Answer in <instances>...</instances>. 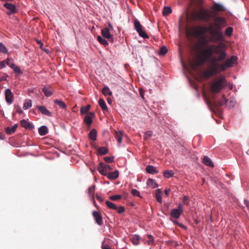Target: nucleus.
<instances>
[{
    "instance_id": "33",
    "label": "nucleus",
    "mask_w": 249,
    "mask_h": 249,
    "mask_svg": "<svg viewBox=\"0 0 249 249\" xmlns=\"http://www.w3.org/2000/svg\"><path fill=\"white\" fill-rule=\"evenodd\" d=\"M108 152V149L105 147H101L98 148V153L99 155H104Z\"/></svg>"
},
{
    "instance_id": "14",
    "label": "nucleus",
    "mask_w": 249,
    "mask_h": 249,
    "mask_svg": "<svg viewBox=\"0 0 249 249\" xmlns=\"http://www.w3.org/2000/svg\"><path fill=\"white\" fill-rule=\"evenodd\" d=\"M101 34L102 36L107 39L109 41H110L111 42H113V39L112 37V36L111 35L110 32L108 31V29L104 28L102 30Z\"/></svg>"
},
{
    "instance_id": "40",
    "label": "nucleus",
    "mask_w": 249,
    "mask_h": 249,
    "mask_svg": "<svg viewBox=\"0 0 249 249\" xmlns=\"http://www.w3.org/2000/svg\"><path fill=\"white\" fill-rule=\"evenodd\" d=\"M167 51L168 50L167 48L165 46H163L160 48L159 54L160 55L163 56L167 53Z\"/></svg>"
},
{
    "instance_id": "59",
    "label": "nucleus",
    "mask_w": 249,
    "mask_h": 249,
    "mask_svg": "<svg viewBox=\"0 0 249 249\" xmlns=\"http://www.w3.org/2000/svg\"><path fill=\"white\" fill-rule=\"evenodd\" d=\"M244 203L249 210V201L247 199H245L244 200Z\"/></svg>"
},
{
    "instance_id": "56",
    "label": "nucleus",
    "mask_w": 249,
    "mask_h": 249,
    "mask_svg": "<svg viewBox=\"0 0 249 249\" xmlns=\"http://www.w3.org/2000/svg\"><path fill=\"white\" fill-rule=\"evenodd\" d=\"M148 238L149 239V243H152L154 242L153 236L151 235H148Z\"/></svg>"
},
{
    "instance_id": "3",
    "label": "nucleus",
    "mask_w": 249,
    "mask_h": 249,
    "mask_svg": "<svg viewBox=\"0 0 249 249\" xmlns=\"http://www.w3.org/2000/svg\"><path fill=\"white\" fill-rule=\"evenodd\" d=\"M216 53H220V55L218 56L217 59L213 58L212 59V63H210L211 64L209 67V69L202 72V75L204 78H208L213 74L220 72L217 66V62L225 60V53H224L219 52L218 50L216 51Z\"/></svg>"
},
{
    "instance_id": "53",
    "label": "nucleus",
    "mask_w": 249,
    "mask_h": 249,
    "mask_svg": "<svg viewBox=\"0 0 249 249\" xmlns=\"http://www.w3.org/2000/svg\"><path fill=\"white\" fill-rule=\"evenodd\" d=\"M6 61H2L0 63V69H1L6 67Z\"/></svg>"
},
{
    "instance_id": "37",
    "label": "nucleus",
    "mask_w": 249,
    "mask_h": 249,
    "mask_svg": "<svg viewBox=\"0 0 249 249\" xmlns=\"http://www.w3.org/2000/svg\"><path fill=\"white\" fill-rule=\"evenodd\" d=\"M97 40L102 45L106 46L108 45V42L105 39L102 38L101 36H98L97 37Z\"/></svg>"
},
{
    "instance_id": "13",
    "label": "nucleus",
    "mask_w": 249,
    "mask_h": 249,
    "mask_svg": "<svg viewBox=\"0 0 249 249\" xmlns=\"http://www.w3.org/2000/svg\"><path fill=\"white\" fill-rule=\"evenodd\" d=\"M92 215L98 225H102L103 224V218L101 214L99 212L97 211H93L92 212Z\"/></svg>"
},
{
    "instance_id": "61",
    "label": "nucleus",
    "mask_w": 249,
    "mask_h": 249,
    "mask_svg": "<svg viewBox=\"0 0 249 249\" xmlns=\"http://www.w3.org/2000/svg\"><path fill=\"white\" fill-rule=\"evenodd\" d=\"M170 190L169 189H166L164 191V193L165 194V195L167 196H168L169 195V193L170 192Z\"/></svg>"
},
{
    "instance_id": "11",
    "label": "nucleus",
    "mask_w": 249,
    "mask_h": 249,
    "mask_svg": "<svg viewBox=\"0 0 249 249\" xmlns=\"http://www.w3.org/2000/svg\"><path fill=\"white\" fill-rule=\"evenodd\" d=\"M5 97L7 104L10 105L13 103L14 96L10 89H7L5 90Z\"/></svg>"
},
{
    "instance_id": "22",
    "label": "nucleus",
    "mask_w": 249,
    "mask_h": 249,
    "mask_svg": "<svg viewBox=\"0 0 249 249\" xmlns=\"http://www.w3.org/2000/svg\"><path fill=\"white\" fill-rule=\"evenodd\" d=\"M203 162L204 164H205L206 165L210 166V167H213L214 165L213 163V162L211 161V159L208 158L207 156H204L203 159Z\"/></svg>"
},
{
    "instance_id": "6",
    "label": "nucleus",
    "mask_w": 249,
    "mask_h": 249,
    "mask_svg": "<svg viewBox=\"0 0 249 249\" xmlns=\"http://www.w3.org/2000/svg\"><path fill=\"white\" fill-rule=\"evenodd\" d=\"M236 60V56H232L230 59L225 60L223 64H220L217 62V66L220 72L221 71H224L226 70L227 68L232 67Z\"/></svg>"
},
{
    "instance_id": "7",
    "label": "nucleus",
    "mask_w": 249,
    "mask_h": 249,
    "mask_svg": "<svg viewBox=\"0 0 249 249\" xmlns=\"http://www.w3.org/2000/svg\"><path fill=\"white\" fill-rule=\"evenodd\" d=\"M134 26L135 29L136 30L137 32L139 33V35L141 37L144 38H148L149 36L146 34V33L142 30V26L141 24L140 21L137 20L135 19L134 20Z\"/></svg>"
},
{
    "instance_id": "20",
    "label": "nucleus",
    "mask_w": 249,
    "mask_h": 249,
    "mask_svg": "<svg viewBox=\"0 0 249 249\" xmlns=\"http://www.w3.org/2000/svg\"><path fill=\"white\" fill-rule=\"evenodd\" d=\"M146 184L148 186L151 187L153 189L158 187V185L155 180L152 178L148 179L146 182Z\"/></svg>"
},
{
    "instance_id": "1",
    "label": "nucleus",
    "mask_w": 249,
    "mask_h": 249,
    "mask_svg": "<svg viewBox=\"0 0 249 249\" xmlns=\"http://www.w3.org/2000/svg\"><path fill=\"white\" fill-rule=\"evenodd\" d=\"M195 50L196 51L199 52V56L198 60L195 62V64L191 63L193 68H194L196 66L202 65L207 61L212 63V59L213 58L217 59L218 56L220 55V53H216L217 50L219 52L224 53L225 59L227 56L223 47L220 45H209L208 41L205 37H203L201 40H199L198 43L195 46Z\"/></svg>"
},
{
    "instance_id": "2",
    "label": "nucleus",
    "mask_w": 249,
    "mask_h": 249,
    "mask_svg": "<svg viewBox=\"0 0 249 249\" xmlns=\"http://www.w3.org/2000/svg\"><path fill=\"white\" fill-rule=\"evenodd\" d=\"M214 21V23L211 24L208 27L199 26L195 28L192 30V35L200 37L201 40L203 37H205L203 36L208 32L211 35V41L216 43L223 40L224 35L222 29L225 22L224 18L222 17H216Z\"/></svg>"
},
{
    "instance_id": "49",
    "label": "nucleus",
    "mask_w": 249,
    "mask_h": 249,
    "mask_svg": "<svg viewBox=\"0 0 249 249\" xmlns=\"http://www.w3.org/2000/svg\"><path fill=\"white\" fill-rule=\"evenodd\" d=\"M116 210L118 213L121 214L124 212L125 209L123 206H120L119 208L117 207V209Z\"/></svg>"
},
{
    "instance_id": "43",
    "label": "nucleus",
    "mask_w": 249,
    "mask_h": 249,
    "mask_svg": "<svg viewBox=\"0 0 249 249\" xmlns=\"http://www.w3.org/2000/svg\"><path fill=\"white\" fill-rule=\"evenodd\" d=\"M131 193L134 196L141 197L140 192L135 189H132L131 191Z\"/></svg>"
},
{
    "instance_id": "45",
    "label": "nucleus",
    "mask_w": 249,
    "mask_h": 249,
    "mask_svg": "<svg viewBox=\"0 0 249 249\" xmlns=\"http://www.w3.org/2000/svg\"><path fill=\"white\" fill-rule=\"evenodd\" d=\"M0 52L6 53H7L8 51L6 49V47L2 43L0 42Z\"/></svg>"
},
{
    "instance_id": "62",
    "label": "nucleus",
    "mask_w": 249,
    "mask_h": 249,
    "mask_svg": "<svg viewBox=\"0 0 249 249\" xmlns=\"http://www.w3.org/2000/svg\"><path fill=\"white\" fill-rule=\"evenodd\" d=\"M7 76H8V75L6 74L5 77L3 76V77H1L0 78V81H4V80H6Z\"/></svg>"
},
{
    "instance_id": "16",
    "label": "nucleus",
    "mask_w": 249,
    "mask_h": 249,
    "mask_svg": "<svg viewBox=\"0 0 249 249\" xmlns=\"http://www.w3.org/2000/svg\"><path fill=\"white\" fill-rule=\"evenodd\" d=\"M37 108L42 114L48 116H52L51 112L49 111L45 107L38 106L37 107Z\"/></svg>"
},
{
    "instance_id": "19",
    "label": "nucleus",
    "mask_w": 249,
    "mask_h": 249,
    "mask_svg": "<svg viewBox=\"0 0 249 249\" xmlns=\"http://www.w3.org/2000/svg\"><path fill=\"white\" fill-rule=\"evenodd\" d=\"M146 171L147 173L151 174H156L158 173L156 167L152 165H147L146 167Z\"/></svg>"
},
{
    "instance_id": "5",
    "label": "nucleus",
    "mask_w": 249,
    "mask_h": 249,
    "mask_svg": "<svg viewBox=\"0 0 249 249\" xmlns=\"http://www.w3.org/2000/svg\"><path fill=\"white\" fill-rule=\"evenodd\" d=\"M227 83V80L224 76H219L212 83L211 90L213 93H218L226 87Z\"/></svg>"
},
{
    "instance_id": "48",
    "label": "nucleus",
    "mask_w": 249,
    "mask_h": 249,
    "mask_svg": "<svg viewBox=\"0 0 249 249\" xmlns=\"http://www.w3.org/2000/svg\"><path fill=\"white\" fill-rule=\"evenodd\" d=\"M113 157H106L104 158V160L107 163H111L113 161Z\"/></svg>"
},
{
    "instance_id": "30",
    "label": "nucleus",
    "mask_w": 249,
    "mask_h": 249,
    "mask_svg": "<svg viewBox=\"0 0 249 249\" xmlns=\"http://www.w3.org/2000/svg\"><path fill=\"white\" fill-rule=\"evenodd\" d=\"M213 8L217 11H223L225 10L223 5L218 3H214L213 6Z\"/></svg>"
},
{
    "instance_id": "29",
    "label": "nucleus",
    "mask_w": 249,
    "mask_h": 249,
    "mask_svg": "<svg viewBox=\"0 0 249 249\" xmlns=\"http://www.w3.org/2000/svg\"><path fill=\"white\" fill-rule=\"evenodd\" d=\"M98 103L103 111L107 110V107L105 101L103 99H100Z\"/></svg>"
},
{
    "instance_id": "31",
    "label": "nucleus",
    "mask_w": 249,
    "mask_h": 249,
    "mask_svg": "<svg viewBox=\"0 0 249 249\" xmlns=\"http://www.w3.org/2000/svg\"><path fill=\"white\" fill-rule=\"evenodd\" d=\"M32 101L30 99H27L25 101L23 108L24 109L26 110L29 108H30L32 107Z\"/></svg>"
},
{
    "instance_id": "42",
    "label": "nucleus",
    "mask_w": 249,
    "mask_h": 249,
    "mask_svg": "<svg viewBox=\"0 0 249 249\" xmlns=\"http://www.w3.org/2000/svg\"><path fill=\"white\" fill-rule=\"evenodd\" d=\"M153 135L152 131H147L145 132L144 133V139L145 140H148L149 138H150Z\"/></svg>"
},
{
    "instance_id": "58",
    "label": "nucleus",
    "mask_w": 249,
    "mask_h": 249,
    "mask_svg": "<svg viewBox=\"0 0 249 249\" xmlns=\"http://www.w3.org/2000/svg\"><path fill=\"white\" fill-rule=\"evenodd\" d=\"M96 197L97 199L100 202H103L104 200V199L101 196H98V195H96Z\"/></svg>"
},
{
    "instance_id": "4",
    "label": "nucleus",
    "mask_w": 249,
    "mask_h": 249,
    "mask_svg": "<svg viewBox=\"0 0 249 249\" xmlns=\"http://www.w3.org/2000/svg\"><path fill=\"white\" fill-rule=\"evenodd\" d=\"M192 17L194 20L207 22L210 20L212 15V13L209 10L201 8L198 11L193 13Z\"/></svg>"
},
{
    "instance_id": "41",
    "label": "nucleus",
    "mask_w": 249,
    "mask_h": 249,
    "mask_svg": "<svg viewBox=\"0 0 249 249\" xmlns=\"http://www.w3.org/2000/svg\"><path fill=\"white\" fill-rule=\"evenodd\" d=\"M227 103H228V106L230 107H233L236 104V101L233 98H230V101H228Z\"/></svg>"
},
{
    "instance_id": "18",
    "label": "nucleus",
    "mask_w": 249,
    "mask_h": 249,
    "mask_svg": "<svg viewBox=\"0 0 249 249\" xmlns=\"http://www.w3.org/2000/svg\"><path fill=\"white\" fill-rule=\"evenodd\" d=\"M119 174V171L116 170L113 172L108 173L107 176L109 179H115L118 177Z\"/></svg>"
},
{
    "instance_id": "36",
    "label": "nucleus",
    "mask_w": 249,
    "mask_h": 249,
    "mask_svg": "<svg viewBox=\"0 0 249 249\" xmlns=\"http://www.w3.org/2000/svg\"><path fill=\"white\" fill-rule=\"evenodd\" d=\"M174 175V172L172 170H165L163 172V176L166 178H170Z\"/></svg>"
},
{
    "instance_id": "23",
    "label": "nucleus",
    "mask_w": 249,
    "mask_h": 249,
    "mask_svg": "<svg viewBox=\"0 0 249 249\" xmlns=\"http://www.w3.org/2000/svg\"><path fill=\"white\" fill-rule=\"evenodd\" d=\"M48 132V129L47 126L43 125L38 129V133L41 136H44Z\"/></svg>"
},
{
    "instance_id": "51",
    "label": "nucleus",
    "mask_w": 249,
    "mask_h": 249,
    "mask_svg": "<svg viewBox=\"0 0 249 249\" xmlns=\"http://www.w3.org/2000/svg\"><path fill=\"white\" fill-rule=\"evenodd\" d=\"M183 202L185 205H188L189 204V197L186 196H184Z\"/></svg>"
},
{
    "instance_id": "15",
    "label": "nucleus",
    "mask_w": 249,
    "mask_h": 249,
    "mask_svg": "<svg viewBox=\"0 0 249 249\" xmlns=\"http://www.w3.org/2000/svg\"><path fill=\"white\" fill-rule=\"evenodd\" d=\"M20 125L26 129L32 130L34 128V125L25 119H23L20 122Z\"/></svg>"
},
{
    "instance_id": "44",
    "label": "nucleus",
    "mask_w": 249,
    "mask_h": 249,
    "mask_svg": "<svg viewBox=\"0 0 249 249\" xmlns=\"http://www.w3.org/2000/svg\"><path fill=\"white\" fill-rule=\"evenodd\" d=\"M233 32V28L232 27H228L225 30V34L228 36H231Z\"/></svg>"
},
{
    "instance_id": "8",
    "label": "nucleus",
    "mask_w": 249,
    "mask_h": 249,
    "mask_svg": "<svg viewBox=\"0 0 249 249\" xmlns=\"http://www.w3.org/2000/svg\"><path fill=\"white\" fill-rule=\"evenodd\" d=\"M228 102V100L226 99L225 95L222 96V99L218 101H214L213 103V109H215L219 113H221V110L220 107L225 105Z\"/></svg>"
},
{
    "instance_id": "17",
    "label": "nucleus",
    "mask_w": 249,
    "mask_h": 249,
    "mask_svg": "<svg viewBox=\"0 0 249 249\" xmlns=\"http://www.w3.org/2000/svg\"><path fill=\"white\" fill-rule=\"evenodd\" d=\"M42 91L47 97L51 96L53 93V89L50 87H44Z\"/></svg>"
},
{
    "instance_id": "57",
    "label": "nucleus",
    "mask_w": 249,
    "mask_h": 249,
    "mask_svg": "<svg viewBox=\"0 0 249 249\" xmlns=\"http://www.w3.org/2000/svg\"><path fill=\"white\" fill-rule=\"evenodd\" d=\"M4 61H6V66L8 65L10 67V65H11V64L12 63H11L12 60H11L9 58H8L6 60H5Z\"/></svg>"
},
{
    "instance_id": "50",
    "label": "nucleus",
    "mask_w": 249,
    "mask_h": 249,
    "mask_svg": "<svg viewBox=\"0 0 249 249\" xmlns=\"http://www.w3.org/2000/svg\"><path fill=\"white\" fill-rule=\"evenodd\" d=\"M15 108L16 109L17 113L19 114H21L23 113V111L19 105H15Z\"/></svg>"
},
{
    "instance_id": "46",
    "label": "nucleus",
    "mask_w": 249,
    "mask_h": 249,
    "mask_svg": "<svg viewBox=\"0 0 249 249\" xmlns=\"http://www.w3.org/2000/svg\"><path fill=\"white\" fill-rule=\"evenodd\" d=\"M95 185L91 186L89 188V195L92 196L93 197L94 196V193L95 191Z\"/></svg>"
},
{
    "instance_id": "54",
    "label": "nucleus",
    "mask_w": 249,
    "mask_h": 249,
    "mask_svg": "<svg viewBox=\"0 0 249 249\" xmlns=\"http://www.w3.org/2000/svg\"><path fill=\"white\" fill-rule=\"evenodd\" d=\"M102 249H111L107 245H106L105 242H103L102 245Z\"/></svg>"
},
{
    "instance_id": "38",
    "label": "nucleus",
    "mask_w": 249,
    "mask_h": 249,
    "mask_svg": "<svg viewBox=\"0 0 249 249\" xmlns=\"http://www.w3.org/2000/svg\"><path fill=\"white\" fill-rule=\"evenodd\" d=\"M171 12L172 9L170 7H164L162 14L164 16H166L171 13Z\"/></svg>"
},
{
    "instance_id": "47",
    "label": "nucleus",
    "mask_w": 249,
    "mask_h": 249,
    "mask_svg": "<svg viewBox=\"0 0 249 249\" xmlns=\"http://www.w3.org/2000/svg\"><path fill=\"white\" fill-rule=\"evenodd\" d=\"M122 197V196L121 195H115V196H112L109 197V199L111 200L114 201L117 200L121 199Z\"/></svg>"
},
{
    "instance_id": "39",
    "label": "nucleus",
    "mask_w": 249,
    "mask_h": 249,
    "mask_svg": "<svg viewBox=\"0 0 249 249\" xmlns=\"http://www.w3.org/2000/svg\"><path fill=\"white\" fill-rule=\"evenodd\" d=\"M106 204L107 206L110 209H113V210H117V207L115 204L111 202H110L109 201H106Z\"/></svg>"
},
{
    "instance_id": "27",
    "label": "nucleus",
    "mask_w": 249,
    "mask_h": 249,
    "mask_svg": "<svg viewBox=\"0 0 249 249\" xmlns=\"http://www.w3.org/2000/svg\"><path fill=\"white\" fill-rule=\"evenodd\" d=\"M18 127V124H15L14 126H13L12 127H7L6 128V132L7 133V134H12L13 133H14L16 130L17 129Z\"/></svg>"
},
{
    "instance_id": "25",
    "label": "nucleus",
    "mask_w": 249,
    "mask_h": 249,
    "mask_svg": "<svg viewBox=\"0 0 249 249\" xmlns=\"http://www.w3.org/2000/svg\"><path fill=\"white\" fill-rule=\"evenodd\" d=\"M89 138L94 141L96 140L97 131L95 129H92L89 134Z\"/></svg>"
},
{
    "instance_id": "64",
    "label": "nucleus",
    "mask_w": 249,
    "mask_h": 249,
    "mask_svg": "<svg viewBox=\"0 0 249 249\" xmlns=\"http://www.w3.org/2000/svg\"><path fill=\"white\" fill-rule=\"evenodd\" d=\"M173 222L175 224H177L178 225V224H180L179 223H178L177 221H174Z\"/></svg>"
},
{
    "instance_id": "12",
    "label": "nucleus",
    "mask_w": 249,
    "mask_h": 249,
    "mask_svg": "<svg viewBox=\"0 0 249 249\" xmlns=\"http://www.w3.org/2000/svg\"><path fill=\"white\" fill-rule=\"evenodd\" d=\"M95 116L94 112H89L87 114L84 118L85 123L88 125H90L92 123V118Z\"/></svg>"
},
{
    "instance_id": "52",
    "label": "nucleus",
    "mask_w": 249,
    "mask_h": 249,
    "mask_svg": "<svg viewBox=\"0 0 249 249\" xmlns=\"http://www.w3.org/2000/svg\"><path fill=\"white\" fill-rule=\"evenodd\" d=\"M132 242L133 244L137 245L139 244V239L137 237H133L132 238Z\"/></svg>"
},
{
    "instance_id": "21",
    "label": "nucleus",
    "mask_w": 249,
    "mask_h": 249,
    "mask_svg": "<svg viewBox=\"0 0 249 249\" xmlns=\"http://www.w3.org/2000/svg\"><path fill=\"white\" fill-rule=\"evenodd\" d=\"M161 195H162V192L160 190V189H157L155 192V197H156L157 201L160 203H162Z\"/></svg>"
},
{
    "instance_id": "24",
    "label": "nucleus",
    "mask_w": 249,
    "mask_h": 249,
    "mask_svg": "<svg viewBox=\"0 0 249 249\" xmlns=\"http://www.w3.org/2000/svg\"><path fill=\"white\" fill-rule=\"evenodd\" d=\"M4 6L7 8V9L11 11L12 12H17V8L15 5L9 3H5L4 4Z\"/></svg>"
},
{
    "instance_id": "34",
    "label": "nucleus",
    "mask_w": 249,
    "mask_h": 249,
    "mask_svg": "<svg viewBox=\"0 0 249 249\" xmlns=\"http://www.w3.org/2000/svg\"><path fill=\"white\" fill-rule=\"evenodd\" d=\"M102 93L105 96H111L112 94V92L107 87H104L102 89Z\"/></svg>"
},
{
    "instance_id": "60",
    "label": "nucleus",
    "mask_w": 249,
    "mask_h": 249,
    "mask_svg": "<svg viewBox=\"0 0 249 249\" xmlns=\"http://www.w3.org/2000/svg\"><path fill=\"white\" fill-rule=\"evenodd\" d=\"M178 226L179 227H180V228H183V229H184L185 230L187 229V227L185 226H184V225H183V224H182L181 223L178 224Z\"/></svg>"
},
{
    "instance_id": "32",
    "label": "nucleus",
    "mask_w": 249,
    "mask_h": 249,
    "mask_svg": "<svg viewBox=\"0 0 249 249\" xmlns=\"http://www.w3.org/2000/svg\"><path fill=\"white\" fill-rule=\"evenodd\" d=\"M10 67L13 69L14 71L17 73L21 74L22 73L20 69L14 63H12L11 65H10Z\"/></svg>"
},
{
    "instance_id": "26",
    "label": "nucleus",
    "mask_w": 249,
    "mask_h": 249,
    "mask_svg": "<svg viewBox=\"0 0 249 249\" xmlns=\"http://www.w3.org/2000/svg\"><path fill=\"white\" fill-rule=\"evenodd\" d=\"M123 132L122 131H115V137L118 143L120 144L122 141Z\"/></svg>"
},
{
    "instance_id": "10",
    "label": "nucleus",
    "mask_w": 249,
    "mask_h": 249,
    "mask_svg": "<svg viewBox=\"0 0 249 249\" xmlns=\"http://www.w3.org/2000/svg\"><path fill=\"white\" fill-rule=\"evenodd\" d=\"M182 212L183 209L182 208V205L181 204H179L178 209H173L171 210V216L173 218L178 219L180 217Z\"/></svg>"
},
{
    "instance_id": "9",
    "label": "nucleus",
    "mask_w": 249,
    "mask_h": 249,
    "mask_svg": "<svg viewBox=\"0 0 249 249\" xmlns=\"http://www.w3.org/2000/svg\"><path fill=\"white\" fill-rule=\"evenodd\" d=\"M112 170L111 167L103 162H100L98 167V170L100 174L104 176H107L108 174V171Z\"/></svg>"
},
{
    "instance_id": "55",
    "label": "nucleus",
    "mask_w": 249,
    "mask_h": 249,
    "mask_svg": "<svg viewBox=\"0 0 249 249\" xmlns=\"http://www.w3.org/2000/svg\"><path fill=\"white\" fill-rule=\"evenodd\" d=\"M105 28L108 29V31H109V32H110V31H112L113 30V26H112L111 23H109V22L108 23V27H106V28Z\"/></svg>"
},
{
    "instance_id": "63",
    "label": "nucleus",
    "mask_w": 249,
    "mask_h": 249,
    "mask_svg": "<svg viewBox=\"0 0 249 249\" xmlns=\"http://www.w3.org/2000/svg\"><path fill=\"white\" fill-rule=\"evenodd\" d=\"M16 12H12L11 11L9 10V11L6 12V14L8 15H11L13 14L16 13Z\"/></svg>"
},
{
    "instance_id": "28",
    "label": "nucleus",
    "mask_w": 249,
    "mask_h": 249,
    "mask_svg": "<svg viewBox=\"0 0 249 249\" xmlns=\"http://www.w3.org/2000/svg\"><path fill=\"white\" fill-rule=\"evenodd\" d=\"M54 103L59 106V107L62 109H65L67 107V105L66 104L61 100H55L54 101Z\"/></svg>"
},
{
    "instance_id": "35",
    "label": "nucleus",
    "mask_w": 249,
    "mask_h": 249,
    "mask_svg": "<svg viewBox=\"0 0 249 249\" xmlns=\"http://www.w3.org/2000/svg\"><path fill=\"white\" fill-rule=\"evenodd\" d=\"M90 108V105H88L85 107H83L80 109V112L82 114L89 113V111Z\"/></svg>"
}]
</instances>
